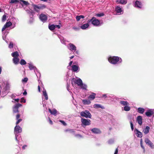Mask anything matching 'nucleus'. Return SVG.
Returning <instances> with one entry per match:
<instances>
[{"label":"nucleus","mask_w":154,"mask_h":154,"mask_svg":"<svg viewBox=\"0 0 154 154\" xmlns=\"http://www.w3.org/2000/svg\"><path fill=\"white\" fill-rule=\"evenodd\" d=\"M89 26V24L88 23H86L82 25L80 28L82 29H85L88 27Z\"/></svg>","instance_id":"nucleus-25"},{"label":"nucleus","mask_w":154,"mask_h":154,"mask_svg":"<svg viewBox=\"0 0 154 154\" xmlns=\"http://www.w3.org/2000/svg\"><path fill=\"white\" fill-rule=\"evenodd\" d=\"M16 96V95L15 94H13L11 95V98H13L14 97H15Z\"/></svg>","instance_id":"nucleus-58"},{"label":"nucleus","mask_w":154,"mask_h":154,"mask_svg":"<svg viewBox=\"0 0 154 154\" xmlns=\"http://www.w3.org/2000/svg\"><path fill=\"white\" fill-rule=\"evenodd\" d=\"M20 102L21 103H25L26 102V99H24V98L23 97H22L21 99Z\"/></svg>","instance_id":"nucleus-51"},{"label":"nucleus","mask_w":154,"mask_h":154,"mask_svg":"<svg viewBox=\"0 0 154 154\" xmlns=\"http://www.w3.org/2000/svg\"><path fill=\"white\" fill-rule=\"evenodd\" d=\"M94 107L96 109L101 108L102 109H104L105 108L104 106H101L100 104H94Z\"/></svg>","instance_id":"nucleus-28"},{"label":"nucleus","mask_w":154,"mask_h":154,"mask_svg":"<svg viewBox=\"0 0 154 154\" xmlns=\"http://www.w3.org/2000/svg\"><path fill=\"white\" fill-rule=\"evenodd\" d=\"M19 1L17 0H10V3H15L19 2Z\"/></svg>","instance_id":"nucleus-46"},{"label":"nucleus","mask_w":154,"mask_h":154,"mask_svg":"<svg viewBox=\"0 0 154 154\" xmlns=\"http://www.w3.org/2000/svg\"><path fill=\"white\" fill-rule=\"evenodd\" d=\"M68 48L72 52H75L76 50V47L73 44L70 43L67 46Z\"/></svg>","instance_id":"nucleus-11"},{"label":"nucleus","mask_w":154,"mask_h":154,"mask_svg":"<svg viewBox=\"0 0 154 154\" xmlns=\"http://www.w3.org/2000/svg\"><path fill=\"white\" fill-rule=\"evenodd\" d=\"M55 28L57 27L58 29H60V26L59 25H55Z\"/></svg>","instance_id":"nucleus-64"},{"label":"nucleus","mask_w":154,"mask_h":154,"mask_svg":"<svg viewBox=\"0 0 154 154\" xmlns=\"http://www.w3.org/2000/svg\"><path fill=\"white\" fill-rule=\"evenodd\" d=\"M19 3L22 6H23L24 5L26 6L27 5H29V3L26 1L23 0H20L19 1Z\"/></svg>","instance_id":"nucleus-20"},{"label":"nucleus","mask_w":154,"mask_h":154,"mask_svg":"<svg viewBox=\"0 0 154 154\" xmlns=\"http://www.w3.org/2000/svg\"><path fill=\"white\" fill-rule=\"evenodd\" d=\"M115 10L117 14L118 15L122 14L123 13V10L122 9V8L120 6H116L115 8Z\"/></svg>","instance_id":"nucleus-12"},{"label":"nucleus","mask_w":154,"mask_h":154,"mask_svg":"<svg viewBox=\"0 0 154 154\" xmlns=\"http://www.w3.org/2000/svg\"><path fill=\"white\" fill-rule=\"evenodd\" d=\"M6 16L5 14L3 15L2 18V21L4 22L6 21Z\"/></svg>","instance_id":"nucleus-44"},{"label":"nucleus","mask_w":154,"mask_h":154,"mask_svg":"<svg viewBox=\"0 0 154 154\" xmlns=\"http://www.w3.org/2000/svg\"><path fill=\"white\" fill-rule=\"evenodd\" d=\"M27 145H23L22 147V148L23 149H26V148L27 147Z\"/></svg>","instance_id":"nucleus-61"},{"label":"nucleus","mask_w":154,"mask_h":154,"mask_svg":"<svg viewBox=\"0 0 154 154\" xmlns=\"http://www.w3.org/2000/svg\"><path fill=\"white\" fill-rule=\"evenodd\" d=\"M49 123L51 124L52 125L53 124L52 122L49 118Z\"/></svg>","instance_id":"nucleus-63"},{"label":"nucleus","mask_w":154,"mask_h":154,"mask_svg":"<svg viewBox=\"0 0 154 154\" xmlns=\"http://www.w3.org/2000/svg\"><path fill=\"white\" fill-rule=\"evenodd\" d=\"M9 27H10V21H8H8L2 28V31L3 32V39L8 44V48H10V43L9 44V38H10V34H9V30L8 29H6L5 32H3L6 28Z\"/></svg>","instance_id":"nucleus-1"},{"label":"nucleus","mask_w":154,"mask_h":154,"mask_svg":"<svg viewBox=\"0 0 154 154\" xmlns=\"http://www.w3.org/2000/svg\"><path fill=\"white\" fill-rule=\"evenodd\" d=\"M65 132H69L70 133H73L74 131L73 129H66L65 130Z\"/></svg>","instance_id":"nucleus-42"},{"label":"nucleus","mask_w":154,"mask_h":154,"mask_svg":"<svg viewBox=\"0 0 154 154\" xmlns=\"http://www.w3.org/2000/svg\"><path fill=\"white\" fill-rule=\"evenodd\" d=\"M19 99H14L12 101V102H18L19 101Z\"/></svg>","instance_id":"nucleus-57"},{"label":"nucleus","mask_w":154,"mask_h":154,"mask_svg":"<svg viewBox=\"0 0 154 154\" xmlns=\"http://www.w3.org/2000/svg\"><path fill=\"white\" fill-rule=\"evenodd\" d=\"M82 123V125L83 127L84 126L89 125L91 124V121L90 120L82 118L81 120Z\"/></svg>","instance_id":"nucleus-9"},{"label":"nucleus","mask_w":154,"mask_h":154,"mask_svg":"<svg viewBox=\"0 0 154 154\" xmlns=\"http://www.w3.org/2000/svg\"><path fill=\"white\" fill-rule=\"evenodd\" d=\"M116 2L118 4H125L127 3V1L126 0H116Z\"/></svg>","instance_id":"nucleus-29"},{"label":"nucleus","mask_w":154,"mask_h":154,"mask_svg":"<svg viewBox=\"0 0 154 154\" xmlns=\"http://www.w3.org/2000/svg\"><path fill=\"white\" fill-rule=\"evenodd\" d=\"M22 106V104L20 103H17L16 104L13 108V111L14 112L16 113L18 112V109L19 107Z\"/></svg>","instance_id":"nucleus-16"},{"label":"nucleus","mask_w":154,"mask_h":154,"mask_svg":"<svg viewBox=\"0 0 154 154\" xmlns=\"http://www.w3.org/2000/svg\"><path fill=\"white\" fill-rule=\"evenodd\" d=\"M17 22V19L13 17L10 19V29H13L15 26V23Z\"/></svg>","instance_id":"nucleus-10"},{"label":"nucleus","mask_w":154,"mask_h":154,"mask_svg":"<svg viewBox=\"0 0 154 154\" xmlns=\"http://www.w3.org/2000/svg\"><path fill=\"white\" fill-rule=\"evenodd\" d=\"M108 97L111 98L112 101H114L115 99L116 100H117L116 98L115 97V96L113 95L108 94H103L100 97L101 98L104 99H105L106 98Z\"/></svg>","instance_id":"nucleus-7"},{"label":"nucleus","mask_w":154,"mask_h":154,"mask_svg":"<svg viewBox=\"0 0 154 154\" xmlns=\"http://www.w3.org/2000/svg\"><path fill=\"white\" fill-rule=\"evenodd\" d=\"M149 145L150 146V147L151 148H154V145H153L152 143L151 142L149 144Z\"/></svg>","instance_id":"nucleus-55"},{"label":"nucleus","mask_w":154,"mask_h":154,"mask_svg":"<svg viewBox=\"0 0 154 154\" xmlns=\"http://www.w3.org/2000/svg\"><path fill=\"white\" fill-rule=\"evenodd\" d=\"M48 27L49 29L52 31L54 30V29H55V26L54 25H49L48 26Z\"/></svg>","instance_id":"nucleus-39"},{"label":"nucleus","mask_w":154,"mask_h":154,"mask_svg":"<svg viewBox=\"0 0 154 154\" xmlns=\"http://www.w3.org/2000/svg\"><path fill=\"white\" fill-rule=\"evenodd\" d=\"M29 68L30 70H35L36 69V68L33 64L31 63L29 64Z\"/></svg>","instance_id":"nucleus-34"},{"label":"nucleus","mask_w":154,"mask_h":154,"mask_svg":"<svg viewBox=\"0 0 154 154\" xmlns=\"http://www.w3.org/2000/svg\"><path fill=\"white\" fill-rule=\"evenodd\" d=\"M150 128L149 126H146L143 129V132L145 134H147L149 132Z\"/></svg>","instance_id":"nucleus-22"},{"label":"nucleus","mask_w":154,"mask_h":154,"mask_svg":"<svg viewBox=\"0 0 154 154\" xmlns=\"http://www.w3.org/2000/svg\"><path fill=\"white\" fill-rule=\"evenodd\" d=\"M60 41L63 44H66V40L64 39V38H63V37H61L60 38Z\"/></svg>","instance_id":"nucleus-41"},{"label":"nucleus","mask_w":154,"mask_h":154,"mask_svg":"<svg viewBox=\"0 0 154 154\" xmlns=\"http://www.w3.org/2000/svg\"><path fill=\"white\" fill-rule=\"evenodd\" d=\"M130 107L129 106V105L125 106L124 108V109L125 111H128L130 110Z\"/></svg>","instance_id":"nucleus-38"},{"label":"nucleus","mask_w":154,"mask_h":154,"mask_svg":"<svg viewBox=\"0 0 154 154\" xmlns=\"http://www.w3.org/2000/svg\"><path fill=\"white\" fill-rule=\"evenodd\" d=\"M13 61L15 64H17L19 63V59L18 57L13 58Z\"/></svg>","instance_id":"nucleus-26"},{"label":"nucleus","mask_w":154,"mask_h":154,"mask_svg":"<svg viewBox=\"0 0 154 154\" xmlns=\"http://www.w3.org/2000/svg\"><path fill=\"white\" fill-rule=\"evenodd\" d=\"M39 18L41 21L45 22L47 19V17L46 15L42 14L40 15Z\"/></svg>","instance_id":"nucleus-13"},{"label":"nucleus","mask_w":154,"mask_h":154,"mask_svg":"<svg viewBox=\"0 0 154 154\" xmlns=\"http://www.w3.org/2000/svg\"><path fill=\"white\" fill-rule=\"evenodd\" d=\"M137 121L139 125H141L142 123V117L141 116H138L137 118Z\"/></svg>","instance_id":"nucleus-21"},{"label":"nucleus","mask_w":154,"mask_h":154,"mask_svg":"<svg viewBox=\"0 0 154 154\" xmlns=\"http://www.w3.org/2000/svg\"><path fill=\"white\" fill-rule=\"evenodd\" d=\"M43 96L45 97V99L46 100H48V96L46 93V91L45 89H44L43 92Z\"/></svg>","instance_id":"nucleus-33"},{"label":"nucleus","mask_w":154,"mask_h":154,"mask_svg":"<svg viewBox=\"0 0 154 154\" xmlns=\"http://www.w3.org/2000/svg\"><path fill=\"white\" fill-rule=\"evenodd\" d=\"M75 136L76 137H78L79 138H81L82 137V136L80 134H76L75 135Z\"/></svg>","instance_id":"nucleus-56"},{"label":"nucleus","mask_w":154,"mask_h":154,"mask_svg":"<svg viewBox=\"0 0 154 154\" xmlns=\"http://www.w3.org/2000/svg\"><path fill=\"white\" fill-rule=\"evenodd\" d=\"M114 142V140L113 139H110L108 141V143L110 144L113 143Z\"/></svg>","instance_id":"nucleus-43"},{"label":"nucleus","mask_w":154,"mask_h":154,"mask_svg":"<svg viewBox=\"0 0 154 154\" xmlns=\"http://www.w3.org/2000/svg\"><path fill=\"white\" fill-rule=\"evenodd\" d=\"M80 87H81V88L82 89L86 90L87 88V85L85 84H83L82 83V85H81Z\"/></svg>","instance_id":"nucleus-37"},{"label":"nucleus","mask_w":154,"mask_h":154,"mask_svg":"<svg viewBox=\"0 0 154 154\" xmlns=\"http://www.w3.org/2000/svg\"><path fill=\"white\" fill-rule=\"evenodd\" d=\"M82 80L80 78L77 79H73L72 82V83L73 85L75 84H76L79 86L82 85Z\"/></svg>","instance_id":"nucleus-8"},{"label":"nucleus","mask_w":154,"mask_h":154,"mask_svg":"<svg viewBox=\"0 0 154 154\" xmlns=\"http://www.w3.org/2000/svg\"><path fill=\"white\" fill-rule=\"evenodd\" d=\"M81 116L86 118H91V115L89 111L87 110H85L84 111H82L80 113Z\"/></svg>","instance_id":"nucleus-4"},{"label":"nucleus","mask_w":154,"mask_h":154,"mask_svg":"<svg viewBox=\"0 0 154 154\" xmlns=\"http://www.w3.org/2000/svg\"><path fill=\"white\" fill-rule=\"evenodd\" d=\"M130 123L131 127V129L133 131L134 129V125L132 124V122L131 121L130 122Z\"/></svg>","instance_id":"nucleus-53"},{"label":"nucleus","mask_w":154,"mask_h":154,"mask_svg":"<svg viewBox=\"0 0 154 154\" xmlns=\"http://www.w3.org/2000/svg\"><path fill=\"white\" fill-rule=\"evenodd\" d=\"M154 109H148L145 112V115L148 117H150L154 113Z\"/></svg>","instance_id":"nucleus-14"},{"label":"nucleus","mask_w":154,"mask_h":154,"mask_svg":"<svg viewBox=\"0 0 154 154\" xmlns=\"http://www.w3.org/2000/svg\"><path fill=\"white\" fill-rule=\"evenodd\" d=\"M142 139H141L140 140V146L142 148V149H143L144 152H145V148L143 146V144H142Z\"/></svg>","instance_id":"nucleus-49"},{"label":"nucleus","mask_w":154,"mask_h":154,"mask_svg":"<svg viewBox=\"0 0 154 154\" xmlns=\"http://www.w3.org/2000/svg\"><path fill=\"white\" fill-rule=\"evenodd\" d=\"M14 46V44L13 42H10V48H13Z\"/></svg>","instance_id":"nucleus-59"},{"label":"nucleus","mask_w":154,"mask_h":154,"mask_svg":"<svg viewBox=\"0 0 154 154\" xmlns=\"http://www.w3.org/2000/svg\"><path fill=\"white\" fill-rule=\"evenodd\" d=\"M134 131L137 137L140 138L142 137L143 135L142 133L138 129H135Z\"/></svg>","instance_id":"nucleus-17"},{"label":"nucleus","mask_w":154,"mask_h":154,"mask_svg":"<svg viewBox=\"0 0 154 154\" xmlns=\"http://www.w3.org/2000/svg\"><path fill=\"white\" fill-rule=\"evenodd\" d=\"M96 94L94 93H92L88 97V99L90 100H93L95 98Z\"/></svg>","instance_id":"nucleus-27"},{"label":"nucleus","mask_w":154,"mask_h":154,"mask_svg":"<svg viewBox=\"0 0 154 154\" xmlns=\"http://www.w3.org/2000/svg\"><path fill=\"white\" fill-rule=\"evenodd\" d=\"M72 61H71L69 63V65L67 66V68L68 69H70V68H71V65H72Z\"/></svg>","instance_id":"nucleus-50"},{"label":"nucleus","mask_w":154,"mask_h":154,"mask_svg":"<svg viewBox=\"0 0 154 154\" xmlns=\"http://www.w3.org/2000/svg\"><path fill=\"white\" fill-rule=\"evenodd\" d=\"M73 29L75 30H78L79 29V28L76 27H73Z\"/></svg>","instance_id":"nucleus-60"},{"label":"nucleus","mask_w":154,"mask_h":154,"mask_svg":"<svg viewBox=\"0 0 154 154\" xmlns=\"http://www.w3.org/2000/svg\"><path fill=\"white\" fill-rule=\"evenodd\" d=\"M134 6L135 7L138 8H141L142 7V5L141 2L136 1L134 4Z\"/></svg>","instance_id":"nucleus-15"},{"label":"nucleus","mask_w":154,"mask_h":154,"mask_svg":"<svg viewBox=\"0 0 154 154\" xmlns=\"http://www.w3.org/2000/svg\"><path fill=\"white\" fill-rule=\"evenodd\" d=\"M79 69V66L75 65H73L72 66V70L75 72H77Z\"/></svg>","instance_id":"nucleus-19"},{"label":"nucleus","mask_w":154,"mask_h":154,"mask_svg":"<svg viewBox=\"0 0 154 154\" xmlns=\"http://www.w3.org/2000/svg\"><path fill=\"white\" fill-rule=\"evenodd\" d=\"M85 18L83 15L77 16L76 17V19L77 21H79L81 19H83Z\"/></svg>","instance_id":"nucleus-35"},{"label":"nucleus","mask_w":154,"mask_h":154,"mask_svg":"<svg viewBox=\"0 0 154 154\" xmlns=\"http://www.w3.org/2000/svg\"><path fill=\"white\" fill-rule=\"evenodd\" d=\"M20 63L21 65H24L26 63V61L23 59H21L20 60Z\"/></svg>","instance_id":"nucleus-40"},{"label":"nucleus","mask_w":154,"mask_h":154,"mask_svg":"<svg viewBox=\"0 0 154 154\" xmlns=\"http://www.w3.org/2000/svg\"><path fill=\"white\" fill-rule=\"evenodd\" d=\"M11 56L14 57V58L18 57L19 55L17 51H15L11 54Z\"/></svg>","instance_id":"nucleus-32"},{"label":"nucleus","mask_w":154,"mask_h":154,"mask_svg":"<svg viewBox=\"0 0 154 154\" xmlns=\"http://www.w3.org/2000/svg\"><path fill=\"white\" fill-rule=\"evenodd\" d=\"M145 141L146 144H147L148 145L151 142L150 141L148 138L145 139Z\"/></svg>","instance_id":"nucleus-45"},{"label":"nucleus","mask_w":154,"mask_h":154,"mask_svg":"<svg viewBox=\"0 0 154 154\" xmlns=\"http://www.w3.org/2000/svg\"><path fill=\"white\" fill-rule=\"evenodd\" d=\"M82 101L84 105H89L91 103L90 100L89 99H83Z\"/></svg>","instance_id":"nucleus-24"},{"label":"nucleus","mask_w":154,"mask_h":154,"mask_svg":"<svg viewBox=\"0 0 154 154\" xmlns=\"http://www.w3.org/2000/svg\"><path fill=\"white\" fill-rule=\"evenodd\" d=\"M92 132L95 134H99L101 133V131L97 128H94L91 130Z\"/></svg>","instance_id":"nucleus-18"},{"label":"nucleus","mask_w":154,"mask_h":154,"mask_svg":"<svg viewBox=\"0 0 154 154\" xmlns=\"http://www.w3.org/2000/svg\"><path fill=\"white\" fill-rule=\"evenodd\" d=\"M28 80V79L27 78H25L23 79L22 80V82L23 83H26Z\"/></svg>","instance_id":"nucleus-47"},{"label":"nucleus","mask_w":154,"mask_h":154,"mask_svg":"<svg viewBox=\"0 0 154 154\" xmlns=\"http://www.w3.org/2000/svg\"><path fill=\"white\" fill-rule=\"evenodd\" d=\"M33 21H34L33 18L32 17H31L29 20V23H32L33 22Z\"/></svg>","instance_id":"nucleus-52"},{"label":"nucleus","mask_w":154,"mask_h":154,"mask_svg":"<svg viewBox=\"0 0 154 154\" xmlns=\"http://www.w3.org/2000/svg\"><path fill=\"white\" fill-rule=\"evenodd\" d=\"M104 15V14L103 13H101L100 14H96V16L97 17H102Z\"/></svg>","instance_id":"nucleus-48"},{"label":"nucleus","mask_w":154,"mask_h":154,"mask_svg":"<svg viewBox=\"0 0 154 154\" xmlns=\"http://www.w3.org/2000/svg\"><path fill=\"white\" fill-rule=\"evenodd\" d=\"M34 10L37 12H38L40 10L46 8L45 5H36L33 4L32 5Z\"/></svg>","instance_id":"nucleus-5"},{"label":"nucleus","mask_w":154,"mask_h":154,"mask_svg":"<svg viewBox=\"0 0 154 154\" xmlns=\"http://www.w3.org/2000/svg\"><path fill=\"white\" fill-rule=\"evenodd\" d=\"M118 148H117L115 150V151L114 154H117L118 152Z\"/></svg>","instance_id":"nucleus-62"},{"label":"nucleus","mask_w":154,"mask_h":154,"mask_svg":"<svg viewBox=\"0 0 154 154\" xmlns=\"http://www.w3.org/2000/svg\"><path fill=\"white\" fill-rule=\"evenodd\" d=\"M119 103L125 106L126 105H129V103L126 101L121 100L120 101Z\"/></svg>","instance_id":"nucleus-30"},{"label":"nucleus","mask_w":154,"mask_h":154,"mask_svg":"<svg viewBox=\"0 0 154 154\" xmlns=\"http://www.w3.org/2000/svg\"><path fill=\"white\" fill-rule=\"evenodd\" d=\"M145 111L144 109L143 108L139 107L137 109V112L141 114H143Z\"/></svg>","instance_id":"nucleus-31"},{"label":"nucleus","mask_w":154,"mask_h":154,"mask_svg":"<svg viewBox=\"0 0 154 154\" xmlns=\"http://www.w3.org/2000/svg\"><path fill=\"white\" fill-rule=\"evenodd\" d=\"M94 26H97L100 25V21L98 19H96V18L93 17L92 19L89 21Z\"/></svg>","instance_id":"nucleus-6"},{"label":"nucleus","mask_w":154,"mask_h":154,"mask_svg":"<svg viewBox=\"0 0 154 154\" xmlns=\"http://www.w3.org/2000/svg\"><path fill=\"white\" fill-rule=\"evenodd\" d=\"M22 128L19 125H16L14 128V132L15 134V140L18 144H19L20 141L21 140L20 136L18 134L21 133Z\"/></svg>","instance_id":"nucleus-3"},{"label":"nucleus","mask_w":154,"mask_h":154,"mask_svg":"<svg viewBox=\"0 0 154 154\" xmlns=\"http://www.w3.org/2000/svg\"><path fill=\"white\" fill-rule=\"evenodd\" d=\"M60 122L62 123V124L66 126V123L63 120H60Z\"/></svg>","instance_id":"nucleus-54"},{"label":"nucleus","mask_w":154,"mask_h":154,"mask_svg":"<svg viewBox=\"0 0 154 154\" xmlns=\"http://www.w3.org/2000/svg\"><path fill=\"white\" fill-rule=\"evenodd\" d=\"M49 111L52 114L55 115L57 113V111L55 109H53L52 110H51L50 109H49Z\"/></svg>","instance_id":"nucleus-36"},{"label":"nucleus","mask_w":154,"mask_h":154,"mask_svg":"<svg viewBox=\"0 0 154 154\" xmlns=\"http://www.w3.org/2000/svg\"><path fill=\"white\" fill-rule=\"evenodd\" d=\"M20 115L19 114H17L16 116V119L17 120V121L16 122V125H17L22 120V119H19Z\"/></svg>","instance_id":"nucleus-23"},{"label":"nucleus","mask_w":154,"mask_h":154,"mask_svg":"<svg viewBox=\"0 0 154 154\" xmlns=\"http://www.w3.org/2000/svg\"><path fill=\"white\" fill-rule=\"evenodd\" d=\"M108 60L110 63L114 65L118 64L122 62L121 58L117 56L109 57L108 58Z\"/></svg>","instance_id":"nucleus-2"}]
</instances>
